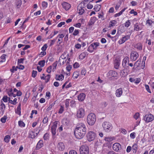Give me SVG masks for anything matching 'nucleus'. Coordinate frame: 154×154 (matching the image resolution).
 Segmentation results:
<instances>
[{
	"label": "nucleus",
	"instance_id": "obj_1",
	"mask_svg": "<svg viewBox=\"0 0 154 154\" xmlns=\"http://www.w3.org/2000/svg\"><path fill=\"white\" fill-rule=\"evenodd\" d=\"M86 133V129L85 125L83 123H81L80 125L75 129L74 131L75 137L78 139H81L83 138Z\"/></svg>",
	"mask_w": 154,
	"mask_h": 154
},
{
	"label": "nucleus",
	"instance_id": "obj_2",
	"mask_svg": "<svg viewBox=\"0 0 154 154\" xmlns=\"http://www.w3.org/2000/svg\"><path fill=\"white\" fill-rule=\"evenodd\" d=\"M96 121V117L95 115L91 113L89 114L87 117V122L90 125H93Z\"/></svg>",
	"mask_w": 154,
	"mask_h": 154
},
{
	"label": "nucleus",
	"instance_id": "obj_3",
	"mask_svg": "<svg viewBox=\"0 0 154 154\" xmlns=\"http://www.w3.org/2000/svg\"><path fill=\"white\" fill-rule=\"evenodd\" d=\"M86 2H87V0H85L78 5L77 8V11L79 15H82L84 13L85 10L83 8L85 7V4Z\"/></svg>",
	"mask_w": 154,
	"mask_h": 154
},
{
	"label": "nucleus",
	"instance_id": "obj_4",
	"mask_svg": "<svg viewBox=\"0 0 154 154\" xmlns=\"http://www.w3.org/2000/svg\"><path fill=\"white\" fill-rule=\"evenodd\" d=\"M102 126L103 130L106 132L110 131L112 128V125L108 122H104Z\"/></svg>",
	"mask_w": 154,
	"mask_h": 154
},
{
	"label": "nucleus",
	"instance_id": "obj_5",
	"mask_svg": "<svg viewBox=\"0 0 154 154\" xmlns=\"http://www.w3.org/2000/svg\"><path fill=\"white\" fill-rule=\"evenodd\" d=\"M79 151L80 154H88L89 148L87 145H83L80 148Z\"/></svg>",
	"mask_w": 154,
	"mask_h": 154
},
{
	"label": "nucleus",
	"instance_id": "obj_6",
	"mask_svg": "<svg viewBox=\"0 0 154 154\" xmlns=\"http://www.w3.org/2000/svg\"><path fill=\"white\" fill-rule=\"evenodd\" d=\"M96 137V134L93 131L88 132L87 134V138L89 141L94 140Z\"/></svg>",
	"mask_w": 154,
	"mask_h": 154
},
{
	"label": "nucleus",
	"instance_id": "obj_7",
	"mask_svg": "<svg viewBox=\"0 0 154 154\" xmlns=\"http://www.w3.org/2000/svg\"><path fill=\"white\" fill-rule=\"evenodd\" d=\"M143 119L146 123H148L152 121L154 119V117L151 114H147L144 116Z\"/></svg>",
	"mask_w": 154,
	"mask_h": 154
},
{
	"label": "nucleus",
	"instance_id": "obj_8",
	"mask_svg": "<svg viewBox=\"0 0 154 154\" xmlns=\"http://www.w3.org/2000/svg\"><path fill=\"white\" fill-rule=\"evenodd\" d=\"M85 114V110L82 107L79 108L77 110L76 116L77 118H82L84 116Z\"/></svg>",
	"mask_w": 154,
	"mask_h": 154
},
{
	"label": "nucleus",
	"instance_id": "obj_9",
	"mask_svg": "<svg viewBox=\"0 0 154 154\" xmlns=\"http://www.w3.org/2000/svg\"><path fill=\"white\" fill-rule=\"evenodd\" d=\"M139 56V54L137 51H133L130 54V58L131 61H135Z\"/></svg>",
	"mask_w": 154,
	"mask_h": 154
},
{
	"label": "nucleus",
	"instance_id": "obj_10",
	"mask_svg": "<svg viewBox=\"0 0 154 154\" xmlns=\"http://www.w3.org/2000/svg\"><path fill=\"white\" fill-rule=\"evenodd\" d=\"M113 150L116 151L118 152L121 149V146L120 143H116L112 145Z\"/></svg>",
	"mask_w": 154,
	"mask_h": 154
},
{
	"label": "nucleus",
	"instance_id": "obj_11",
	"mask_svg": "<svg viewBox=\"0 0 154 154\" xmlns=\"http://www.w3.org/2000/svg\"><path fill=\"white\" fill-rule=\"evenodd\" d=\"M129 62V58L128 57H126L123 59L122 65L125 68L128 67V64Z\"/></svg>",
	"mask_w": 154,
	"mask_h": 154
},
{
	"label": "nucleus",
	"instance_id": "obj_12",
	"mask_svg": "<svg viewBox=\"0 0 154 154\" xmlns=\"http://www.w3.org/2000/svg\"><path fill=\"white\" fill-rule=\"evenodd\" d=\"M65 146L64 143L61 142H59L57 146V148L60 151H63L65 149Z\"/></svg>",
	"mask_w": 154,
	"mask_h": 154
},
{
	"label": "nucleus",
	"instance_id": "obj_13",
	"mask_svg": "<svg viewBox=\"0 0 154 154\" xmlns=\"http://www.w3.org/2000/svg\"><path fill=\"white\" fill-rule=\"evenodd\" d=\"M57 121H55L51 127V131L52 134L54 135L56 134V130L57 127Z\"/></svg>",
	"mask_w": 154,
	"mask_h": 154
},
{
	"label": "nucleus",
	"instance_id": "obj_14",
	"mask_svg": "<svg viewBox=\"0 0 154 154\" xmlns=\"http://www.w3.org/2000/svg\"><path fill=\"white\" fill-rule=\"evenodd\" d=\"M134 47L137 50L141 51L143 48V45L141 43L138 42L134 44Z\"/></svg>",
	"mask_w": 154,
	"mask_h": 154
},
{
	"label": "nucleus",
	"instance_id": "obj_15",
	"mask_svg": "<svg viewBox=\"0 0 154 154\" xmlns=\"http://www.w3.org/2000/svg\"><path fill=\"white\" fill-rule=\"evenodd\" d=\"M130 35H127L123 37H122L118 41V43L120 44H121L125 42L126 40L130 38Z\"/></svg>",
	"mask_w": 154,
	"mask_h": 154
},
{
	"label": "nucleus",
	"instance_id": "obj_16",
	"mask_svg": "<svg viewBox=\"0 0 154 154\" xmlns=\"http://www.w3.org/2000/svg\"><path fill=\"white\" fill-rule=\"evenodd\" d=\"M1 104L0 105V114L3 115L5 108V104L3 103L2 101H1Z\"/></svg>",
	"mask_w": 154,
	"mask_h": 154
},
{
	"label": "nucleus",
	"instance_id": "obj_17",
	"mask_svg": "<svg viewBox=\"0 0 154 154\" xmlns=\"http://www.w3.org/2000/svg\"><path fill=\"white\" fill-rule=\"evenodd\" d=\"M141 63L140 60H138L136 61L134 64V67L132 69V71H134V69H136L140 67Z\"/></svg>",
	"mask_w": 154,
	"mask_h": 154
},
{
	"label": "nucleus",
	"instance_id": "obj_18",
	"mask_svg": "<svg viewBox=\"0 0 154 154\" xmlns=\"http://www.w3.org/2000/svg\"><path fill=\"white\" fill-rule=\"evenodd\" d=\"M63 7L66 10H68L70 8L71 5L66 2H64L62 4Z\"/></svg>",
	"mask_w": 154,
	"mask_h": 154
},
{
	"label": "nucleus",
	"instance_id": "obj_19",
	"mask_svg": "<svg viewBox=\"0 0 154 154\" xmlns=\"http://www.w3.org/2000/svg\"><path fill=\"white\" fill-rule=\"evenodd\" d=\"M122 89L121 88L117 89L116 92V95L117 97H119L122 95Z\"/></svg>",
	"mask_w": 154,
	"mask_h": 154
},
{
	"label": "nucleus",
	"instance_id": "obj_20",
	"mask_svg": "<svg viewBox=\"0 0 154 154\" xmlns=\"http://www.w3.org/2000/svg\"><path fill=\"white\" fill-rule=\"evenodd\" d=\"M96 18L95 17H91V18L89 22L88 23V25L89 26L94 25L95 22L96 21Z\"/></svg>",
	"mask_w": 154,
	"mask_h": 154
},
{
	"label": "nucleus",
	"instance_id": "obj_21",
	"mask_svg": "<svg viewBox=\"0 0 154 154\" xmlns=\"http://www.w3.org/2000/svg\"><path fill=\"white\" fill-rule=\"evenodd\" d=\"M85 97V95L83 93H82L78 96V100L83 101L84 100Z\"/></svg>",
	"mask_w": 154,
	"mask_h": 154
},
{
	"label": "nucleus",
	"instance_id": "obj_22",
	"mask_svg": "<svg viewBox=\"0 0 154 154\" xmlns=\"http://www.w3.org/2000/svg\"><path fill=\"white\" fill-rule=\"evenodd\" d=\"M43 141L42 140H40L37 144L36 148L37 149H39L43 146Z\"/></svg>",
	"mask_w": 154,
	"mask_h": 154
},
{
	"label": "nucleus",
	"instance_id": "obj_23",
	"mask_svg": "<svg viewBox=\"0 0 154 154\" xmlns=\"http://www.w3.org/2000/svg\"><path fill=\"white\" fill-rule=\"evenodd\" d=\"M108 74L109 76H111L112 77H115L117 76V73L115 71L111 70L109 72Z\"/></svg>",
	"mask_w": 154,
	"mask_h": 154
},
{
	"label": "nucleus",
	"instance_id": "obj_24",
	"mask_svg": "<svg viewBox=\"0 0 154 154\" xmlns=\"http://www.w3.org/2000/svg\"><path fill=\"white\" fill-rule=\"evenodd\" d=\"M93 50H96L98 46L99 45V43L98 42H94L91 45Z\"/></svg>",
	"mask_w": 154,
	"mask_h": 154
},
{
	"label": "nucleus",
	"instance_id": "obj_25",
	"mask_svg": "<svg viewBox=\"0 0 154 154\" xmlns=\"http://www.w3.org/2000/svg\"><path fill=\"white\" fill-rule=\"evenodd\" d=\"M68 56L69 54H67L66 52H64L61 55L59 59L66 60V57Z\"/></svg>",
	"mask_w": 154,
	"mask_h": 154
},
{
	"label": "nucleus",
	"instance_id": "obj_26",
	"mask_svg": "<svg viewBox=\"0 0 154 154\" xmlns=\"http://www.w3.org/2000/svg\"><path fill=\"white\" fill-rule=\"evenodd\" d=\"M87 55V52H84L81 53L79 56V58L80 59H83Z\"/></svg>",
	"mask_w": 154,
	"mask_h": 154
},
{
	"label": "nucleus",
	"instance_id": "obj_27",
	"mask_svg": "<svg viewBox=\"0 0 154 154\" xmlns=\"http://www.w3.org/2000/svg\"><path fill=\"white\" fill-rule=\"evenodd\" d=\"M101 8V5L97 4L94 6V9L95 11H97L100 10Z\"/></svg>",
	"mask_w": 154,
	"mask_h": 154
},
{
	"label": "nucleus",
	"instance_id": "obj_28",
	"mask_svg": "<svg viewBox=\"0 0 154 154\" xmlns=\"http://www.w3.org/2000/svg\"><path fill=\"white\" fill-rule=\"evenodd\" d=\"M64 76L62 75H56V79L57 80H62L63 79Z\"/></svg>",
	"mask_w": 154,
	"mask_h": 154
},
{
	"label": "nucleus",
	"instance_id": "obj_29",
	"mask_svg": "<svg viewBox=\"0 0 154 154\" xmlns=\"http://www.w3.org/2000/svg\"><path fill=\"white\" fill-rule=\"evenodd\" d=\"M120 65V61L118 60H116L114 62V66L116 69H118Z\"/></svg>",
	"mask_w": 154,
	"mask_h": 154
},
{
	"label": "nucleus",
	"instance_id": "obj_30",
	"mask_svg": "<svg viewBox=\"0 0 154 154\" xmlns=\"http://www.w3.org/2000/svg\"><path fill=\"white\" fill-rule=\"evenodd\" d=\"M114 139V137H105L104 138V140L106 141L110 142L112 141Z\"/></svg>",
	"mask_w": 154,
	"mask_h": 154
},
{
	"label": "nucleus",
	"instance_id": "obj_31",
	"mask_svg": "<svg viewBox=\"0 0 154 154\" xmlns=\"http://www.w3.org/2000/svg\"><path fill=\"white\" fill-rule=\"evenodd\" d=\"M133 152L134 153H136L137 150V144H134L132 146Z\"/></svg>",
	"mask_w": 154,
	"mask_h": 154
},
{
	"label": "nucleus",
	"instance_id": "obj_32",
	"mask_svg": "<svg viewBox=\"0 0 154 154\" xmlns=\"http://www.w3.org/2000/svg\"><path fill=\"white\" fill-rule=\"evenodd\" d=\"M29 136L32 138H34L36 137L35 133L32 131H31L29 133Z\"/></svg>",
	"mask_w": 154,
	"mask_h": 154
},
{
	"label": "nucleus",
	"instance_id": "obj_33",
	"mask_svg": "<svg viewBox=\"0 0 154 154\" xmlns=\"http://www.w3.org/2000/svg\"><path fill=\"white\" fill-rule=\"evenodd\" d=\"M6 54H3L0 57V62H3L5 61L6 60Z\"/></svg>",
	"mask_w": 154,
	"mask_h": 154
},
{
	"label": "nucleus",
	"instance_id": "obj_34",
	"mask_svg": "<svg viewBox=\"0 0 154 154\" xmlns=\"http://www.w3.org/2000/svg\"><path fill=\"white\" fill-rule=\"evenodd\" d=\"M17 99L16 98H14L13 100H10V98H9L8 99V101H9V102L13 105H15L17 103Z\"/></svg>",
	"mask_w": 154,
	"mask_h": 154
},
{
	"label": "nucleus",
	"instance_id": "obj_35",
	"mask_svg": "<svg viewBox=\"0 0 154 154\" xmlns=\"http://www.w3.org/2000/svg\"><path fill=\"white\" fill-rule=\"evenodd\" d=\"M21 104L20 103L18 106H17V111L16 112V113L20 115L21 113Z\"/></svg>",
	"mask_w": 154,
	"mask_h": 154
},
{
	"label": "nucleus",
	"instance_id": "obj_36",
	"mask_svg": "<svg viewBox=\"0 0 154 154\" xmlns=\"http://www.w3.org/2000/svg\"><path fill=\"white\" fill-rule=\"evenodd\" d=\"M66 60L59 59L58 62H59L60 64V65H62L66 62Z\"/></svg>",
	"mask_w": 154,
	"mask_h": 154
},
{
	"label": "nucleus",
	"instance_id": "obj_37",
	"mask_svg": "<svg viewBox=\"0 0 154 154\" xmlns=\"http://www.w3.org/2000/svg\"><path fill=\"white\" fill-rule=\"evenodd\" d=\"M22 4V2L21 1H18L16 2V5L17 8H19Z\"/></svg>",
	"mask_w": 154,
	"mask_h": 154
},
{
	"label": "nucleus",
	"instance_id": "obj_38",
	"mask_svg": "<svg viewBox=\"0 0 154 154\" xmlns=\"http://www.w3.org/2000/svg\"><path fill=\"white\" fill-rule=\"evenodd\" d=\"M121 4L122 2L120 1H119V2L118 3H117L115 8L116 10H117L120 7L121 5Z\"/></svg>",
	"mask_w": 154,
	"mask_h": 154
},
{
	"label": "nucleus",
	"instance_id": "obj_39",
	"mask_svg": "<svg viewBox=\"0 0 154 154\" xmlns=\"http://www.w3.org/2000/svg\"><path fill=\"white\" fill-rule=\"evenodd\" d=\"M79 75V73L78 72H74L73 75V78L77 79Z\"/></svg>",
	"mask_w": 154,
	"mask_h": 154
},
{
	"label": "nucleus",
	"instance_id": "obj_40",
	"mask_svg": "<svg viewBox=\"0 0 154 154\" xmlns=\"http://www.w3.org/2000/svg\"><path fill=\"white\" fill-rule=\"evenodd\" d=\"M116 21L115 20H112L110 21V23L109 24V27H111L114 26L115 24H116Z\"/></svg>",
	"mask_w": 154,
	"mask_h": 154
},
{
	"label": "nucleus",
	"instance_id": "obj_41",
	"mask_svg": "<svg viewBox=\"0 0 154 154\" xmlns=\"http://www.w3.org/2000/svg\"><path fill=\"white\" fill-rule=\"evenodd\" d=\"M10 138V136L8 135L6 136L4 138V140L7 143L9 141V139Z\"/></svg>",
	"mask_w": 154,
	"mask_h": 154
},
{
	"label": "nucleus",
	"instance_id": "obj_42",
	"mask_svg": "<svg viewBox=\"0 0 154 154\" xmlns=\"http://www.w3.org/2000/svg\"><path fill=\"white\" fill-rule=\"evenodd\" d=\"M134 30L136 31H138L140 29V27H139L138 24L136 23L134 25Z\"/></svg>",
	"mask_w": 154,
	"mask_h": 154
},
{
	"label": "nucleus",
	"instance_id": "obj_43",
	"mask_svg": "<svg viewBox=\"0 0 154 154\" xmlns=\"http://www.w3.org/2000/svg\"><path fill=\"white\" fill-rule=\"evenodd\" d=\"M57 62H56L54 63L53 65L52 66V67H53V69H52L53 71H55V69H56V67L57 66Z\"/></svg>",
	"mask_w": 154,
	"mask_h": 154
},
{
	"label": "nucleus",
	"instance_id": "obj_44",
	"mask_svg": "<svg viewBox=\"0 0 154 154\" xmlns=\"http://www.w3.org/2000/svg\"><path fill=\"white\" fill-rule=\"evenodd\" d=\"M45 61L43 60L40 61L38 62V64L40 65L41 67H43L45 65Z\"/></svg>",
	"mask_w": 154,
	"mask_h": 154
},
{
	"label": "nucleus",
	"instance_id": "obj_45",
	"mask_svg": "<svg viewBox=\"0 0 154 154\" xmlns=\"http://www.w3.org/2000/svg\"><path fill=\"white\" fill-rule=\"evenodd\" d=\"M18 125L20 126L21 127H24L25 125L24 123L22 121H21L18 122Z\"/></svg>",
	"mask_w": 154,
	"mask_h": 154
},
{
	"label": "nucleus",
	"instance_id": "obj_46",
	"mask_svg": "<svg viewBox=\"0 0 154 154\" xmlns=\"http://www.w3.org/2000/svg\"><path fill=\"white\" fill-rule=\"evenodd\" d=\"M131 24V23L129 20H127L125 23V27H128Z\"/></svg>",
	"mask_w": 154,
	"mask_h": 154
},
{
	"label": "nucleus",
	"instance_id": "obj_47",
	"mask_svg": "<svg viewBox=\"0 0 154 154\" xmlns=\"http://www.w3.org/2000/svg\"><path fill=\"white\" fill-rule=\"evenodd\" d=\"M51 77V75H47L46 76H45V82L46 83H47L48 82L50 78Z\"/></svg>",
	"mask_w": 154,
	"mask_h": 154
},
{
	"label": "nucleus",
	"instance_id": "obj_48",
	"mask_svg": "<svg viewBox=\"0 0 154 154\" xmlns=\"http://www.w3.org/2000/svg\"><path fill=\"white\" fill-rule=\"evenodd\" d=\"M140 116V114L139 112L136 113L134 116V118L136 119H137Z\"/></svg>",
	"mask_w": 154,
	"mask_h": 154
},
{
	"label": "nucleus",
	"instance_id": "obj_49",
	"mask_svg": "<svg viewBox=\"0 0 154 154\" xmlns=\"http://www.w3.org/2000/svg\"><path fill=\"white\" fill-rule=\"evenodd\" d=\"M69 99H67L65 100V106L66 108H68L69 105Z\"/></svg>",
	"mask_w": 154,
	"mask_h": 154
},
{
	"label": "nucleus",
	"instance_id": "obj_50",
	"mask_svg": "<svg viewBox=\"0 0 154 154\" xmlns=\"http://www.w3.org/2000/svg\"><path fill=\"white\" fill-rule=\"evenodd\" d=\"M7 117L6 116H4V117L2 118L1 119V122L3 123H4L5 122L6 119H7Z\"/></svg>",
	"mask_w": 154,
	"mask_h": 154
},
{
	"label": "nucleus",
	"instance_id": "obj_51",
	"mask_svg": "<svg viewBox=\"0 0 154 154\" xmlns=\"http://www.w3.org/2000/svg\"><path fill=\"white\" fill-rule=\"evenodd\" d=\"M18 68V66H16V68H15L14 66H13L12 67V68L10 69L11 71L12 72H14V71H17Z\"/></svg>",
	"mask_w": 154,
	"mask_h": 154
},
{
	"label": "nucleus",
	"instance_id": "obj_52",
	"mask_svg": "<svg viewBox=\"0 0 154 154\" xmlns=\"http://www.w3.org/2000/svg\"><path fill=\"white\" fill-rule=\"evenodd\" d=\"M42 5L43 8H45L47 7L48 3L46 2H43L42 3Z\"/></svg>",
	"mask_w": 154,
	"mask_h": 154
},
{
	"label": "nucleus",
	"instance_id": "obj_53",
	"mask_svg": "<svg viewBox=\"0 0 154 154\" xmlns=\"http://www.w3.org/2000/svg\"><path fill=\"white\" fill-rule=\"evenodd\" d=\"M48 121V118L47 116L45 117L43 119L42 122L44 124L46 123Z\"/></svg>",
	"mask_w": 154,
	"mask_h": 154
},
{
	"label": "nucleus",
	"instance_id": "obj_54",
	"mask_svg": "<svg viewBox=\"0 0 154 154\" xmlns=\"http://www.w3.org/2000/svg\"><path fill=\"white\" fill-rule=\"evenodd\" d=\"M70 106L72 107H73L75 106V101L72 100L70 102Z\"/></svg>",
	"mask_w": 154,
	"mask_h": 154
},
{
	"label": "nucleus",
	"instance_id": "obj_55",
	"mask_svg": "<svg viewBox=\"0 0 154 154\" xmlns=\"http://www.w3.org/2000/svg\"><path fill=\"white\" fill-rule=\"evenodd\" d=\"M93 48L92 47L91 45L87 49V51L91 53H92L93 52Z\"/></svg>",
	"mask_w": 154,
	"mask_h": 154
},
{
	"label": "nucleus",
	"instance_id": "obj_56",
	"mask_svg": "<svg viewBox=\"0 0 154 154\" xmlns=\"http://www.w3.org/2000/svg\"><path fill=\"white\" fill-rule=\"evenodd\" d=\"M49 134L47 133H45L43 136L44 139L45 140H47L49 138Z\"/></svg>",
	"mask_w": 154,
	"mask_h": 154
},
{
	"label": "nucleus",
	"instance_id": "obj_57",
	"mask_svg": "<svg viewBox=\"0 0 154 154\" xmlns=\"http://www.w3.org/2000/svg\"><path fill=\"white\" fill-rule=\"evenodd\" d=\"M47 45L46 44H45L42 47V50L43 51H45L47 48Z\"/></svg>",
	"mask_w": 154,
	"mask_h": 154
},
{
	"label": "nucleus",
	"instance_id": "obj_58",
	"mask_svg": "<svg viewBox=\"0 0 154 154\" xmlns=\"http://www.w3.org/2000/svg\"><path fill=\"white\" fill-rule=\"evenodd\" d=\"M8 97L7 96H5L2 99V100L5 102H7L8 101Z\"/></svg>",
	"mask_w": 154,
	"mask_h": 154
},
{
	"label": "nucleus",
	"instance_id": "obj_59",
	"mask_svg": "<svg viewBox=\"0 0 154 154\" xmlns=\"http://www.w3.org/2000/svg\"><path fill=\"white\" fill-rule=\"evenodd\" d=\"M52 69V66H50L47 68V71L48 73H50Z\"/></svg>",
	"mask_w": 154,
	"mask_h": 154
},
{
	"label": "nucleus",
	"instance_id": "obj_60",
	"mask_svg": "<svg viewBox=\"0 0 154 154\" xmlns=\"http://www.w3.org/2000/svg\"><path fill=\"white\" fill-rule=\"evenodd\" d=\"M69 154H78L77 152L75 150H72L69 151Z\"/></svg>",
	"mask_w": 154,
	"mask_h": 154
},
{
	"label": "nucleus",
	"instance_id": "obj_61",
	"mask_svg": "<svg viewBox=\"0 0 154 154\" xmlns=\"http://www.w3.org/2000/svg\"><path fill=\"white\" fill-rule=\"evenodd\" d=\"M65 23V22H62L60 23H59L57 25V27H60L62 26V25H64Z\"/></svg>",
	"mask_w": 154,
	"mask_h": 154
},
{
	"label": "nucleus",
	"instance_id": "obj_62",
	"mask_svg": "<svg viewBox=\"0 0 154 154\" xmlns=\"http://www.w3.org/2000/svg\"><path fill=\"white\" fill-rule=\"evenodd\" d=\"M63 111V106H61L60 108L59 109L58 113H62Z\"/></svg>",
	"mask_w": 154,
	"mask_h": 154
},
{
	"label": "nucleus",
	"instance_id": "obj_63",
	"mask_svg": "<svg viewBox=\"0 0 154 154\" xmlns=\"http://www.w3.org/2000/svg\"><path fill=\"white\" fill-rule=\"evenodd\" d=\"M56 41L55 39H53L52 40H51L50 41V43L49 45V46L50 47L52 46L54 43V42Z\"/></svg>",
	"mask_w": 154,
	"mask_h": 154
},
{
	"label": "nucleus",
	"instance_id": "obj_64",
	"mask_svg": "<svg viewBox=\"0 0 154 154\" xmlns=\"http://www.w3.org/2000/svg\"><path fill=\"white\" fill-rule=\"evenodd\" d=\"M81 73V75H85L86 73V70L84 69H83L82 70Z\"/></svg>",
	"mask_w": 154,
	"mask_h": 154
}]
</instances>
